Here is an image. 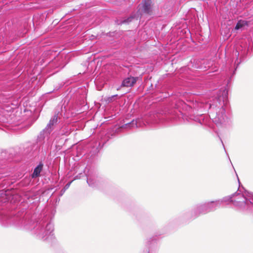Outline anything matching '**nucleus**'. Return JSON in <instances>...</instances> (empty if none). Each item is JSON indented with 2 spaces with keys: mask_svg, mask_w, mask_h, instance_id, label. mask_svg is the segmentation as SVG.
I'll use <instances>...</instances> for the list:
<instances>
[{
  "mask_svg": "<svg viewBox=\"0 0 253 253\" xmlns=\"http://www.w3.org/2000/svg\"><path fill=\"white\" fill-rule=\"evenodd\" d=\"M228 103V91L226 88L219 91L217 97L213 99L212 103L197 102L194 108L198 110L210 109V117L217 125L225 122L227 117L225 114V106Z\"/></svg>",
  "mask_w": 253,
  "mask_h": 253,
  "instance_id": "nucleus-1",
  "label": "nucleus"
},
{
  "mask_svg": "<svg viewBox=\"0 0 253 253\" xmlns=\"http://www.w3.org/2000/svg\"><path fill=\"white\" fill-rule=\"evenodd\" d=\"M33 229L37 236L43 240L51 239L53 235V224L51 222H46L43 219L34 223Z\"/></svg>",
  "mask_w": 253,
  "mask_h": 253,
  "instance_id": "nucleus-2",
  "label": "nucleus"
},
{
  "mask_svg": "<svg viewBox=\"0 0 253 253\" xmlns=\"http://www.w3.org/2000/svg\"><path fill=\"white\" fill-rule=\"evenodd\" d=\"M232 203L239 209L247 212L253 211V199L249 200L244 194L236 193L232 195Z\"/></svg>",
  "mask_w": 253,
  "mask_h": 253,
  "instance_id": "nucleus-3",
  "label": "nucleus"
},
{
  "mask_svg": "<svg viewBox=\"0 0 253 253\" xmlns=\"http://www.w3.org/2000/svg\"><path fill=\"white\" fill-rule=\"evenodd\" d=\"M221 205L220 200L211 201L204 204L197 206L193 211L195 216H197L200 214H205L213 211L219 208Z\"/></svg>",
  "mask_w": 253,
  "mask_h": 253,
  "instance_id": "nucleus-4",
  "label": "nucleus"
},
{
  "mask_svg": "<svg viewBox=\"0 0 253 253\" xmlns=\"http://www.w3.org/2000/svg\"><path fill=\"white\" fill-rule=\"evenodd\" d=\"M58 121L57 115H54L49 121L45 129L41 133V136L43 139L48 138L49 134L53 129V126L56 124Z\"/></svg>",
  "mask_w": 253,
  "mask_h": 253,
  "instance_id": "nucleus-5",
  "label": "nucleus"
},
{
  "mask_svg": "<svg viewBox=\"0 0 253 253\" xmlns=\"http://www.w3.org/2000/svg\"><path fill=\"white\" fill-rule=\"evenodd\" d=\"M150 0H145L139 5V10L145 13L149 14L151 11Z\"/></svg>",
  "mask_w": 253,
  "mask_h": 253,
  "instance_id": "nucleus-6",
  "label": "nucleus"
},
{
  "mask_svg": "<svg viewBox=\"0 0 253 253\" xmlns=\"http://www.w3.org/2000/svg\"><path fill=\"white\" fill-rule=\"evenodd\" d=\"M99 180L96 175L87 176V182L90 187H94L98 185Z\"/></svg>",
  "mask_w": 253,
  "mask_h": 253,
  "instance_id": "nucleus-7",
  "label": "nucleus"
},
{
  "mask_svg": "<svg viewBox=\"0 0 253 253\" xmlns=\"http://www.w3.org/2000/svg\"><path fill=\"white\" fill-rule=\"evenodd\" d=\"M136 79L137 78L132 77H128L123 81L122 83V86L126 87L133 86L136 83Z\"/></svg>",
  "mask_w": 253,
  "mask_h": 253,
  "instance_id": "nucleus-8",
  "label": "nucleus"
},
{
  "mask_svg": "<svg viewBox=\"0 0 253 253\" xmlns=\"http://www.w3.org/2000/svg\"><path fill=\"white\" fill-rule=\"evenodd\" d=\"M248 22L246 20H240L237 22L235 29L236 30H242L245 26H247Z\"/></svg>",
  "mask_w": 253,
  "mask_h": 253,
  "instance_id": "nucleus-9",
  "label": "nucleus"
},
{
  "mask_svg": "<svg viewBox=\"0 0 253 253\" xmlns=\"http://www.w3.org/2000/svg\"><path fill=\"white\" fill-rule=\"evenodd\" d=\"M42 166L39 165L34 169V172L32 174L33 177H36L39 176L40 173L42 169Z\"/></svg>",
  "mask_w": 253,
  "mask_h": 253,
  "instance_id": "nucleus-10",
  "label": "nucleus"
},
{
  "mask_svg": "<svg viewBox=\"0 0 253 253\" xmlns=\"http://www.w3.org/2000/svg\"><path fill=\"white\" fill-rule=\"evenodd\" d=\"M194 120L196 122H199L202 125H206L205 119L204 118V117L202 115H200V116L196 117Z\"/></svg>",
  "mask_w": 253,
  "mask_h": 253,
  "instance_id": "nucleus-11",
  "label": "nucleus"
},
{
  "mask_svg": "<svg viewBox=\"0 0 253 253\" xmlns=\"http://www.w3.org/2000/svg\"><path fill=\"white\" fill-rule=\"evenodd\" d=\"M233 199L232 195L231 196L226 197L223 198L221 200H219L221 202V204L223 203H228L229 202H232V200Z\"/></svg>",
  "mask_w": 253,
  "mask_h": 253,
  "instance_id": "nucleus-12",
  "label": "nucleus"
},
{
  "mask_svg": "<svg viewBox=\"0 0 253 253\" xmlns=\"http://www.w3.org/2000/svg\"><path fill=\"white\" fill-rule=\"evenodd\" d=\"M140 119L136 120V121L133 120L131 122V123H130V124H129L128 125L129 126H130V125H131V126L135 125L136 127H139V126H141V125L140 123Z\"/></svg>",
  "mask_w": 253,
  "mask_h": 253,
  "instance_id": "nucleus-13",
  "label": "nucleus"
},
{
  "mask_svg": "<svg viewBox=\"0 0 253 253\" xmlns=\"http://www.w3.org/2000/svg\"><path fill=\"white\" fill-rule=\"evenodd\" d=\"M117 96V95H114L110 97H108L107 98H105V100L106 102L108 103H111L113 102L115 99V98Z\"/></svg>",
  "mask_w": 253,
  "mask_h": 253,
  "instance_id": "nucleus-14",
  "label": "nucleus"
},
{
  "mask_svg": "<svg viewBox=\"0 0 253 253\" xmlns=\"http://www.w3.org/2000/svg\"><path fill=\"white\" fill-rule=\"evenodd\" d=\"M134 18L133 17L130 16L129 18H128L127 19L125 20L123 22V23H128L129 22L131 21L132 19Z\"/></svg>",
  "mask_w": 253,
  "mask_h": 253,
  "instance_id": "nucleus-15",
  "label": "nucleus"
},
{
  "mask_svg": "<svg viewBox=\"0 0 253 253\" xmlns=\"http://www.w3.org/2000/svg\"><path fill=\"white\" fill-rule=\"evenodd\" d=\"M71 182H70L68 183V184H67L65 186V188H68L69 187V186L70 185Z\"/></svg>",
  "mask_w": 253,
  "mask_h": 253,
  "instance_id": "nucleus-16",
  "label": "nucleus"
},
{
  "mask_svg": "<svg viewBox=\"0 0 253 253\" xmlns=\"http://www.w3.org/2000/svg\"><path fill=\"white\" fill-rule=\"evenodd\" d=\"M235 56H239V53L237 51H236L235 52Z\"/></svg>",
  "mask_w": 253,
  "mask_h": 253,
  "instance_id": "nucleus-17",
  "label": "nucleus"
},
{
  "mask_svg": "<svg viewBox=\"0 0 253 253\" xmlns=\"http://www.w3.org/2000/svg\"><path fill=\"white\" fill-rule=\"evenodd\" d=\"M81 177V176H79L78 175L76 176L75 177V178H74V179H78V178H80Z\"/></svg>",
  "mask_w": 253,
  "mask_h": 253,
  "instance_id": "nucleus-18",
  "label": "nucleus"
},
{
  "mask_svg": "<svg viewBox=\"0 0 253 253\" xmlns=\"http://www.w3.org/2000/svg\"><path fill=\"white\" fill-rule=\"evenodd\" d=\"M70 132L69 131H67L66 133H64L65 135H68Z\"/></svg>",
  "mask_w": 253,
  "mask_h": 253,
  "instance_id": "nucleus-19",
  "label": "nucleus"
}]
</instances>
